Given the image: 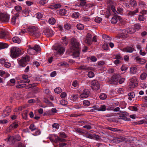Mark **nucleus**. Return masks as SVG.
Masks as SVG:
<instances>
[{
	"mask_svg": "<svg viewBox=\"0 0 147 147\" xmlns=\"http://www.w3.org/2000/svg\"><path fill=\"white\" fill-rule=\"evenodd\" d=\"M60 102L61 105H65L67 104V102L64 100H61Z\"/></svg>",
	"mask_w": 147,
	"mask_h": 147,
	"instance_id": "nucleus-64",
	"label": "nucleus"
},
{
	"mask_svg": "<svg viewBox=\"0 0 147 147\" xmlns=\"http://www.w3.org/2000/svg\"><path fill=\"white\" fill-rule=\"evenodd\" d=\"M94 74L93 72L91 71H89L88 74V76L90 78H93L94 76Z\"/></svg>",
	"mask_w": 147,
	"mask_h": 147,
	"instance_id": "nucleus-55",
	"label": "nucleus"
},
{
	"mask_svg": "<svg viewBox=\"0 0 147 147\" xmlns=\"http://www.w3.org/2000/svg\"><path fill=\"white\" fill-rule=\"evenodd\" d=\"M138 19L140 21H144V20L145 18L144 17V16L141 15H139L138 16Z\"/></svg>",
	"mask_w": 147,
	"mask_h": 147,
	"instance_id": "nucleus-52",
	"label": "nucleus"
},
{
	"mask_svg": "<svg viewBox=\"0 0 147 147\" xmlns=\"http://www.w3.org/2000/svg\"><path fill=\"white\" fill-rule=\"evenodd\" d=\"M59 127V125L58 123H54L52 125V127L55 129H58Z\"/></svg>",
	"mask_w": 147,
	"mask_h": 147,
	"instance_id": "nucleus-60",
	"label": "nucleus"
},
{
	"mask_svg": "<svg viewBox=\"0 0 147 147\" xmlns=\"http://www.w3.org/2000/svg\"><path fill=\"white\" fill-rule=\"evenodd\" d=\"M128 33L131 34L135 32L136 30L135 28H129L127 29Z\"/></svg>",
	"mask_w": 147,
	"mask_h": 147,
	"instance_id": "nucleus-39",
	"label": "nucleus"
},
{
	"mask_svg": "<svg viewBox=\"0 0 147 147\" xmlns=\"http://www.w3.org/2000/svg\"><path fill=\"white\" fill-rule=\"evenodd\" d=\"M19 16V13H17L15 15L12 17L11 22L12 24L14 25L16 23H19L18 16Z\"/></svg>",
	"mask_w": 147,
	"mask_h": 147,
	"instance_id": "nucleus-12",
	"label": "nucleus"
},
{
	"mask_svg": "<svg viewBox=\"0 0 147 147\" xmlns=\"http://www.w3.org/2000/svg\"><path fill=\"white\" fill-rule=\"evenodd\" d=\"M79 43L75 39H73L71 43V48L74 57H79L80 52L79 50Z\"/></svg>",
	"mask_w": 147,
	"mask_h": 147,
	"instance_id": "nucleus-1",
	"label": "nucleus"
},
{
	"mask_svg": "<svg viewBox=\"0 0 147 147\" xmlns=\"http://www.w3.org/2000/svg\"><path fill=\"white\" fill-rule=\"evenodd\" d=\"M78 82L77 80H74L72 83V85L75 87H77L78 86Z\"/></svg>",
	"mask_w": 147,
	"mask_h": 147,
	"instance_id": "nucleus-50",
	"label": "nucleus"
},
{
	"mask_svg": "<svg viewBox=\"0 0 147 147\" xmlns=\"http://www.w3.org/2000/svg\"><path fill=\"white\" fill-rule=\"evenodd\" d=\"M49 0H40L39 1L38 3L40 6L44 5L47 3Z\"/></svg>",
	"mask_w": 147,
	"mask_h": 147,
	"instance_id": "nucleus-32",
	"label": "nucleus"
},
{
	"mask_svg": "<svg viewBox=\"0 0 147 147\" xmlns=\"http://www.w3.org/2000/svg\"><path fill=\"white\" fill-rule=\"evenodd\" d=\"M53 7L56 9L60 8L61 6V5L59 4H56L52 5Z\"/></svg>",
	"mask_w": 147,
	"mask_h": 147,
	"instance_id": "nucleus-57",
	"label": "nucleus"
},
{
	"mask_svg": "<svg viewBox=\"0 0 147 147\" xmlns=\"http://www.w3.org/2000/svg\"><path fill=\"white\" fill-rule=\"evenodd\" d=\"M50 140L52 142H54L57 143L58 142H62L60 143L59 147H63L64 146L67 145V144L63 142H65L66 140L64 139H61L55 135H53L52 137H50L49 138Z\"/></svg>",
	"mask_w": 147,
	"mask_h": 147,
	"instance_id": "nucleus-2",
	"label": "nucleus"
},
{
	"mask_svg": "<svg viewBox=\"0 0 147 147\" xmlns=\"http://www.w3.org/2000/svg\"><path fill=\"white\" fill-rule=\"evenodd\" d=\"M9 75V74L5 72L4 71L0 70V76L4 78H5L8 77Z\"/></svg>",
	"mask_w": 147,
	"mask_h": 147,
	"instance_id": "nucleus-23",
	"label": "nucleus"
},
{
	"mask_svg": "<svg viewBox=\"0 0 147 147\" xmlns=\"http://www.w3.org/2000/svg\"><path fill=\"white\" fill-rule=\"evenodd\" d=\"M129 97L128 99L130 100H131L132 99L135 97V94L133 92H131L129 93L128 94Z\"/></svg>",
	"mask_w": 147,
	"mask_h": 147,
	"instance_id": "nucleus-34",
	"label": "nucleus"
},
{
	"mask_svg": "<svg viewBox=\"0 0 147 147\" xmlns=\"http://www.w3.org/2000/svg\"><path fill=\"white\" fill-rule=\"evenodd\" d=\"M91 88L94 90H98L100 88V84L99 82L96 80H92L90 83Z\"/></svg>",
	"mask_w": 147,
	"mask_h": 147,
	"instance_id": "nucleus-8",
	"label": "nucleus"
},
{
	"mask_svg": "<svg viewBox=\"0 0 147 147\" xmlns=\"http://www.w3.org/2000/svg\"><path fill=\"white\" fill-rule=\"evenodd\" d=\"M130 2L131 5L133 7L136 6L137 5L136 2L134 0H131Z\"/></svg>",
	"mask_w": 147,
	"mask_h": 147,
	"instance_id": "nucleus-49",
	"label": "nucleus"
},
{
	"mask_svg": "<svg viewBox=\"0 0 147 147\" xmlns=\"http://www.w3.org/2000/svg\"><path fill=\"white\" fill-rule=\"evenodd\" d=\"M28 116V112L26 111H24L22 114L23 117L24 118L26 119L27 118Z\"/></svg>",
	"mask_w": 147,
	"mask_h": 147,
	"instance_id": "nucleus-54",
	"label": "nucleus"
},
{
	"mask_svg": "<svg viewBox=\"0 0 147 147\" xmlns=\"http://www.w3.org/2000/svg\"><path fill=\"white\" fill-rule=\"evenodd\" d=\"M59 13L61 15L64 16L66 14V11L65 9H61L59 10Z\"/></svg>",
	"mask_w": 147,
	"mask_h": 147,
	"instance_id": "nucleus-37",
	"label": "nucleus"
},
{
	"mask_svg": "<svg viewBox=\"0 0 147 147\" xmlns=\"http://www.w3.org/2000/svg\"><path fill=\"white\" fill-rule=\"evenodd\" d=\"M90 94V92L87 89L84 90L80 96V98L81 99L88 97Z\"/></svg>",
	"mask_w": 147,
	"mask_h": 147,
	"instance_id": "nucleus-10",
	"label": "nucleus"
},
{
	"mask_svg": "<svg viewBox=\"0 0 147 147\" xmlns=\"http://www.w3.org/2000/svg\"><path fill=\"white\" fill-rule=\"evenodd\" d=\"M54 91L56 93H59L61 92L62 90L60 88L58 87L55 88L54 90Z\"/></svg>",
	"mask_w": 147,
	"mask_h": 147,
	"instance_id": "nucleus-56",
	"label": "nucleus"
},
{
	"mask_svg": "<svg viewBox=\"0 0 147 147\" xmlns=\"http://www.w3.org/2000/svg\"><path fill=\"white\" fill-rule=\"evenodd\" d=\"M78 98V96L77 94H73L70 96L69 99L72 102H76Z\"/></svg>",
	"mask_w": 147,
	"mask_h": 147,
	"instance_id": "nucleus-21",
	"label": "nucleus"
},
{
	"mask_svg": "<svg viewBox=\"0 0 147 147\" xmlns=\"http://www.w3.org/2000/svg\"><path fill=\"white\" fill-rule=\"evenodd\" d=\"M8 46L6 43L0 42V50L6 48L8 47Z\"/></svg>",
	"mask_w": 147,
	"mask_h": 147,
	"instance_id": "nucleus-27",
	"label": "nucleus"
},
{
	"mask_svg": "<svg viewBox=\"0 0 147 147\" xmlns=\"http://www.w3.org/2000/svg\"><path fill=\"white\" fill-rule=\"evenodd\" d=\"M29 128L31 131H33L36 130L37 128L34 124H32L30 126Z\"/></svg>",
	"mask_w": 147,
	"mask_h": 147,
	"instance_id": "nucleus-47",
	"label": "nucleus"
},
{
	"mask_svg": "<svg viewBox=\"0 0 147 147\" xmlns=\"http://www.w3.org/2000/svg\"><path fill=\"white\" fill-rule=\"evenodd\" d=\"M14 137L16 141H19L21 140V137L19 135H17Z\"/></svg>",
	"mask_w": 147,
	"mask_h": 147,
	"instance_id": "nucleus-63",
	"label": "nucleus"
},
{
	"mask_svg": "<svg viewBox=\"0 0 147 147\" xmlns=\"http://www.w3.org/2000/svg\"><path fill=\"white\" fill-rule=\"evenodd\" d=\"M80 3H78L75 5V6H78L79 7H81L84 6L86 4V1L85 0L82 1H80Z\"/></svg>",
	"mask_w": 147,
	"mask_h": 147,
	"instance_id": "nucleus-30",
	"label": "nucleus"
},
{
	"mask_svg": "<svg viewBox=\"0 0 147 147\" xmlns=\"http://www.w3.org/2000/svg\"><path fill=\"white\" fill-rule=\"evenodd\" d=\"M3 65L5 67L8 68L10 67L11 65V64L10 63L8 62V60H7L6 62H5V63Z\"/></svg>",
	"mask_w": 147,
	"mask_h": 147,
	"instance_id": "nucleus-53",
	"label": "nucleus"
},
{
	"mask_svg": "<svg viewBox=\"0 0 147 147\" xmlns=\"http://www.w3.org/2000/svg\"><path fill=\"white\" fill-rule=\"evenodd\" d=\"M87 137L88 138L98 140L100 138V137L98 135L93 134L92 135L88 133L87 134Z\"/></svg>",
	"mask_w": 147,
	"mask_h": 147,
	"instance_id": "nucleus-19",
	"label": "nucleus"
},
{
	"mask_svg": "<svg viewBox=\"0 0 147 147\" xmlns=\"http://www.w3.org/2000/svg\"><path fill=\"white\" fill-rule=\"evenodd\" d=\"M11 112V109L9 107H7L3 111V116L4 117L8 115Z\"/></svg>",
	"mask_w": 147,
	"mask_h": 147,
	"instance_id": "nucleus-18",
	"label": "nucleus"
},
{
	"mask_svg": "<svg viewBox=\"0 0 147 147\" xmlns=\"http://www.w3.org/2000/svg\"><path fill=\"white\" fill-rule=\"evenodd\" d=\"M136 60L138 63L140 64H143L146 62L145 59L140 57H137L136 58Z\"/></svg>",
	"mask_w": 147,
	"mask_h": 147,
	"instance_id": "nucleus-24",
	"label": "nucleus"
},
{
	"mask_svg": "<svg viewBox=\"0 0 147 147\" xmlns=\"http://www.w3.org/2000/svg\"><path fill=\"white\" fill-rule=\"evenodd\" d=\"M96 110L98 111H104L106 110V107L105 105H101L100 107H96Z\"/></svg>",
	"mask_w": 147,
	"mask_h": 147,
	"instance_id": "nucleus-26",
	"label": "nucleus"
},
{
	"mask_svg": "<svg viewBox=\"0 0 147 147\" xmlns=\"http://www.w3.org/2000/svg\"><path fill=\"white\" fill-rule=\"evenodd\" d=\"M137 69L136 67L131 66L130 69V74L132 75L135 74L137 73Z\"/></svg>",
	"mask_w": 147,
	"mask_h": 147,
	"instance_id": "nucleus-20",
	"label": "nucleus"
},
{
	"mask_svg": "<svg viewBox=\"0 0 147 147\" xmlns=\"http://www.w3.org/2000/svg\"><path fill=\"white\" fill-rule=\"evenodd\" d=\"M12 41L13 42L20 43L21 41L20 38L17 37H14L12 38Z\"/></svg>",
	"mask_w": 147,
	"mask_h": 147,
	"instance_id": "nucleus-33",
	"label": "nucleus"
},
{
	"mask_svg": "<svg viewBox=\"0 0 147 147\" xmlns=\"http://www.w3.org/2000/svg\"><path fill=\"white\" fill-rule=\"evenodd\" d=\"M8 141L12 143H14L16 141L14 136H11L7 138Z\"/></svg>",
	"mask_w": 147,
	"mask_h": 147,
	"instance_id": "nucleus-35",
	"label": "nucleus"
},
{
	"mask_svg": "<svg viewBox=\"0 0 147 147\" xmlns=\"http://www.w3.org/2000/svg\"><path fill=\"white\" fill-rule=\"evenodd\" d=\"M138 84L132 83V82H129V86L130 88H134L135 87L137 86Z\"/></svg>",
	"mask_w": 147,
	"mask_h": 147,
	"instance_id": "nucleus-43",
	"label": "nucleus"
},
{
	"mask_svg": "<svg viewBox=\"0 0 147 147\" xmlns=\"http://www.w3.org/2000/svg\"><path fill=\"white\" fill-rule=\"evenodd\" d=\"M21 54V49L16 47L11 48L10 55L13 58H16L20 55Z\"/></svg>",
	"mask_w": 147,
	"mask_h": 147,
	"instance_id": "nucleus-5",
	"label": "nucleus"
},
{
	"mask_svg": "<svg viewBox=\"0 0 147 147\" xmlns=\"http://www.w3.org/2000/svg\"><path fill=\"white\" fill-rule=\"evenodd\" d=\"M134 50V49L132 47L128 46L122 49V51L124 52L131 53Z\"/></svg>",
	"mask_w": 147,
	"mask_h": 147,
	"instance_id": "nucleus-17",
	"label": "nucleus"
},
{
	"mask_svg": "<svg viewBox=\"0 0 147 147\" xmlns=\"http://www.w3.org/2000/svg\"><path fill=\"white\" fill-rule=\"evenodd\" d=\"M102 37L105 39L104 41L105 42H107L108 41H110L112 39L111 37L105 34L102 35Z\"/></svg>",
	"mask_w": 147,
	"mask_h": 147,
	"instance_id": "nucleus-29",
	"label": "nucleus"
},
{
	"mask_svg": "<svg viewBox=\"0 0 147 147\" xmlns=\"http://www.w3.org/2000/svg\"><path fill=\"white\" fill-rule=\"evenodd\" d=\"M141 25L138 24H136L134 25V28L136 29L139 30L141 28Z\"/></svg>",
	"mask_w": 147,
	"mask_h": 147,
	"instance_id": "nucleus-59",
	"label": "nucleus"
},
{
	"mask_svg": "<svg viewBox=\"0 0 147 147\" xmlns=\"http://www.w3.org/2000/svg\"><path fill=\"white\" fill-rule=\"evenodd\" d=\"M77 28L80 30H83L84 28V25L81 24H78L76 26Z\"/></svg>",
	"mask_w": 147,
	"mask_h": 147,
	"instance_id": "nucleus-44",
	"label": "nucleus"
},
{
	"mask_svg": "<svg viewBox=\"0 0 147 147\" xmlns=\"http://www.w3.org/2000/svg\"><path fill=\"white\" fill-rule=\"evenodd\" d=\"M28 47L27 50V52L31 55H35L37 52H39L40 51L41 49L40 47L38 45H36L34 47L29 46Z\"/></svg>",
	"mask_w": 147,
	"mask_h": 147,
	"instance_id": "nucleus-4",
	"label": "nucleus"
},
{
	"mask_svg": "<svg viewBox=\"0 0 147 147\" xmlns=\"http://www.w3.org/2000/svg\"><path fill=\"white\" fill-rule=\"evenodd\" d=\"M123 140V138H115L114 139V140L116 142H117V143H119L120 142H122Z\"/></svg>",
	"mask_w": 147,
	"mask_h": 147,
	"instance_id": "nucleus-61",
	"label": "nucleus"
},
{
	"mask_svg": "<svg viewBox=\"0 0 147 147\" xmlns=\"http://www.w3.org/2000/svg\"><path fill=\"white\" fill-rule=\"evenodd\" d=\"M119 18V17L118 16H113L112 18L111 21L112 23L115 24L117 22L118 19Z\"/></svg>",
	"mask_w": 147,
	"mask_h": 147,
	"instance_id": "nucleus-25",
	"label": "nucleus"
},
{
	"mask_svg": "<svg viewBox=\"0 0 147 147\" xmlns=\"http://www.w3.org/2000/svg\"><path fill=\"white\" fill-rule=\"evenodd\" d=\"M99 97L102 100H105L107 97V95L105 93H102L100 94Z\"/></svg>",
	"mask_w": 147,
	"mask_h": 147,
	"instance_id": "nucleus-42",
	"label": "nucleus"
},
{
	"mask_svg": "<svg viewBox=\"0 0 147 147\" xmlns=\"http://www.w3.org/2000/svg\"><path fill=\"white\" fill-rule=\"evenodd\" d=\"M27 30L31 35L34 36L38 37L41 35L38 28L34 26L29 27Z\"/></svg>",
	"mask_w": 147,
	"mask_h": 147,
	"instance_id": "nucleus-3",
	"label": "nucleus"
},
{
	"mask_svg": "<svg viewBox=\"0 0 147 147\" xmlns=\"http://www.w3.org/2000/svg\"><path fill=\"white\" fill-rule=\"evenodd\" d=\"M71 25L69 24H67L64 26L65 28L67 30L71 28Z\"/></svg>",
	"mask_w": 147,
	"mask_h": 147,
	"instance_id": "nucleus-58",
	"label": "nucleus"
},
{
	"mask_svg": "<svg viewBox=\"0 0 147 147\" xmlns=\"http://www.w3.org/2000/svg\"><path fill=\"white\" fill-rule=\"evenodd\" d=\"M48 22L50 24L53 25L55 23L56 20L54 18H51L49 19Z\"/></svg>",
	"mask_w": 147,
	"mask_h": 147,
	"instance_id": "nucleus-36",
	"label": "nucleus"
},
{
	"mask_svg": "<svg viewBox=\"0 0 147 147\" xmlns=\"http://www.w3.org/2000/svg\"><path fill=\"white\" fill-rule=\"evenodd\" d=\"M138 8H136V9L134 11H129L128 13V15L130 16H132L138 13Z\"/></svg>",
	"mask_w": 147,
	"mask_h": 147,
	"instance_id": "nucleus-31",
	"label": "nucleus"
},
{
	"mask_svg": "<svg viewBox=\"0 0 147 147\" xmlns=\"http://www.w3.org/2000/svg\"><path fill=\"white\" fill-rule=\"evenodd\" d=\"M147 76V74L145 72L141 74L140 76V78L142 80H144L145 79Z\"/></svg>",
	"mask_w": 147,
	"mask_h": 147,
	"instance_id": "nucleus-41",
	"label": "nucleus"
},
{
	"mask_svg": "<svg viewBox=\"0 0 147 147\" xmlns=\"http://www.w3.org/2000/svg\"><path fill=\"white\" fill-rule=\"evenodd\" d=\"M53 49L57 52V54H63L65 51V48L61 45H59L53 47Z\"/></svg>",
	"mask_w": 147,
	"mask_h": 147,
	"instance_id": "nucleus-7",
	"label": "nucleus"
},
{
	"mask_svg": "<svg viewBox=\"0 0 147 147\" xmlns=\"http://www.w3.org/2000/svg\"><path fill=\"white\" fill-rule=\"evenodd\" d=\"M30 60L29 57L26 55L25 56L22 57L21 59H18L19 65L22 67L25 66L28 64Z\"/></svg>",
	"mask_w": 147,
	"mask_h": 147,
	"instance_id": "nucleus-6",
	"label": "nucleus"
},
{
	"mask_svg": "<svg viewBox=\"0 0 147 147\" xmlns=\"http://www.w3.org/2000/svg\"><path fill=\"white\" fill-rule=\"evenodd\" d=\"M121 33L122 34V36L123 38H125L127 36L128 33L127 30L125 29H121L120 30Z\"/></svg>",
	"mask_w": 147,
	"mask_h": 147,
	"instance_id": "nucleus-22",
	"label": "nucleus"
},
{
	"mask_svg": "<svg viewBox=\"0 0 147 147\" xmlns=\"http://www.w3.org/2000/svg\"><path fill=\"white\" fill-rule=\"evenodd\" d=\"M8 33L5 30H3L0 31V38L3 39H6L8 38Z\"/></svg>",
	"mask_w": 147,
	"mask_h": 147,
	"instance_id": "nucleus-15",
	"label": "nucleus"
},
{
	"mask_svg": "<svg viewBox=\"0 0 147 147\" xmlns=\"http://www.w3.org/2000/svg\"><path fill=\"white\" fill-rule=\"evenodd\" d=\"M44 34L47 37L52 36L54 34L53 31L49 28H46L43 30Z\"/></svg>",
	"mask_w": 147,
	"mask_h": 147,
	"instance_id": "nucleus-11",
	"label": "nucleus"
},
{
	"mask_svg": "<svg viewBox=\"0 0 147 147\" xmlns=\"http://www.w3.org/2000/svg\"><path fill=\"white\" fill-rule=\"evenodd\" d=\"M79 16L80 14L78 12H75L72 14L71 16L73 18H77L79 17Z\"/></svg>",
	"mask_w": 147,
	"mask_h": 147,
	"instance_id": "nucleus-40",
	"label": "nucleus"
},
{
	"mask_svg": "<svg viewBox=\"0 0 147 147\" xmlns=\"http://www.w3.org/2000/svg\"><path fill=\"white\" fill-rule=\"evenodd\" d=\"M120 76L119 74L113 75L109 80V82L111 84H113L117 82L119 80Z\"/></svg>",
	"mask_w": 147,
	"mask_h": 147,
	"instance_id": "nucleus-13",
	"label": "nucleus"
},
{
	"mask_svg": "<svg viewBox=\"0 0 147 147\" xmlns=\"http://www.w3.org/2000/svg\"><path fill=\"white\" fill-rule=\"evenodd\" d=\"M130 82H132V83H137L136 78L134 77L130 79Z\"/></svg>",
	"mask_w": 147,
	"mask_h": 147,
	"instance_id": "nucleus-62",
	"label": "nucleus"
},
{
	"mask_svg": "<svg viewBox=\"0 0 147 147\" xmlns=\"http://www.w3.org/2000/svg\"><path fill=\"white\" fill-rule=\"evenodd\" d=\"M9 16L8 14L5 13H0V21L4 22H9Z\"/></svg>",
	"mask_w": 147,
	"mask_h": 147,
	"instance_id": "nucleus-9",
	"label": "nucleus"
},
{
	"mask_svg": "<svg viewBox=\"0 0 147 147\" xmlns=\"http://www.w3.org/2000/svg\"><path fill=\"white\" fill-rule=\"evenodd\" d=\"M84 41L88 45H90L91 44V39H90L86 38L84 39Z\"/></svg>",
	"mask_w": 147,
	"mask_h": 147,
	"instance_id": "nucleus-48",
	"label": "nucleus"
},
{
	"mask_svg": "<svg viewBox=\"0 0 147 147\" xmlns=\"http://www.w3.org/2000/svg\"><path fill=\"white\" fill-rule=\"evenodd\" d=\"M14 9L16 11L18 12L17 13H19V12L22 10V8L20 6L17 5L15 7Z\"/></svg>",
	"mask_w": 147,
	"mask_h": 147,
	"instance_id": "nucleus-38",
	"label": "nucleus"
},
{
	"mask_svg": "<svg viewBox=\"0 0 147 147\" xmlns=\"http://www.w3.org/2000/svg\"><path fill=\"white\" fill-rule=\"evenodd\" d=\"M83 104L84 106H88L90 105V102L88 100H85L83 101Z\"/></svg>",
	"mask_w": 147,
	"mask_h": 147,
	"instance_id": "nucleus-45",
	"label": "nucleus"
},
{
	"mask_svg": "<svg viewBox=\"0 0 147 147\" xmlns=\"http://www.w3.org/2000/svg\"><path fill=\"white\" fill-rule=\"evenodd\" d=\"M35 86V85L34 84H30L28 85V86H26V84H21L17 85L16 86V87L18 88H25L26 89H29Z\"/></svg>",
	"mask_w": 147,
	"mask_h": 147,
	"instance_id": "nucleus-14",
	"label": "nucleus"
},
{
	"mask_svg": "<svg viewBox=\"0 0 147 147\" xmlns=\"http://www.w3.org/2000/svg\"><path fill=\"white\" fill-rule=\"evenodd\" d=\"M94 20L96 22L99 23L101 22L102 18H101L96 17L95 18Z\"/></svg>",
	"mask_w": 147,
	"mask_h": 147,
	"instance_id": "nucleus-51",
	"label": "nucleus"
},
{
	"mask_svg": "<svg viewBox=\"0 0 147 147\" xmlns=\"http://www.w3.org/2000/svg\"><path fill=\"white\" fill-rule=\"evenodd\" d=\"M23 80H20V81H18V83H29L30 81L28 79V76L27 75L23 74L22 76Z\"/></svg>",
	"mask_w": 147,
	"mask_h": 147,
	"instance_id": "nucleus-16",
	"label": "nucleus"
},
{
	"mask_svg": "<svg viewBox=\"0 0 147 147\" xmlns=\"http://www.w3.org/2000/svg\"><path fill=\"white\" fill-rule=\"evenodd\" d=\"M18 126V124L16 123H14L11 124L9 126V129L10 130H12L17 128Z\"/></svg>",
	"mask_w": 147,
	"mask_h": 147,
	"instance_id": "nucleus-28",
	"label": "nucleus"
},
{
	"mask_svg": "<svg viewBox=\"0 0 147 147\" xmlns=\"http://www.w3.org/2000/svg\"><path fill=\"white\" fill-rule=\"evenodd\" d=\"M61 40H62L61 42L65 45H66L68 43V41L66 39V37L65 36L63 37Z\"/></svg>",
	"mask_w": 147,
	"mask_h": 147,
	"instance_id": "nucleus-46",
	"label": "nucleus"
}]
</instances>
